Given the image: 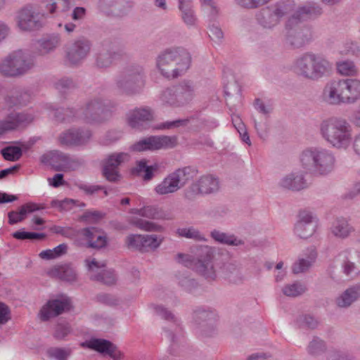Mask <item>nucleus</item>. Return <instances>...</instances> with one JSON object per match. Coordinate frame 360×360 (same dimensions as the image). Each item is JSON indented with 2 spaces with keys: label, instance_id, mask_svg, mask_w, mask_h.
Returning a JSON list of instances; mask_svg holds the SVG:
<instances>
[{
  "label": "nucleus",
  "instance_id": "obj_58",
  "mask_svg": "<svg viewBox=\"0 0 360 360\" xmlns=\"http://www.w3.org/2000/svg\"><path fill=\"white\" fill-rule=\"evenodd\" d=\"M271 0H235L236 3L245 8L255 9L262 6Z\"/></svg>",
  "mask_w": 360,
  "mask_h": 360
},
{
  "label": "nucleus",
  "instance_id": "obj_55",
  "mask_svg": "<svg viewBox=\"0 0 360 360\" xmlns=\"http://www.w3.org/2000/svg\"><path fill=\"white\" fill-rule=\"evenodd\" d=\"M75 186L87 195H92L98 191L105 189V186L101 185H91L82 181L75 183Z\"/></svg>",
  "mask_w": 360,
  "mask_h": 360
},
{
  "label": "nucleus",
  "instance_id": "obj_5",
  "mask_svg": "<svg viewBox=\"0 0 360 360\" xmlns=\"http://www.w3.org/2000/svg\"><path fill=\"white\" fill-rule=\"evenodd\" d=\"M300 160L302 167L317 175H327L335 169V158L329 150L321 148H309L303 150Z\"/></svg>",
  "mask_w": 360,
  "mask_h": 360
},
{
  "label": "nucleus",
  "instance_id": "obj_32",
  "mask_svg": "<svg viewBox=\"0 0 360 360\" xmlns=\"http://www.w3.org/2000/svg\"><path fill=\"white\" fill-rule=\"evenodd\" d=\"M221 274L225 280L231 283L238 284L244 280L240 268L233 263L224 264L221 268Z\"/></svg>",
  "mask_w": 360,
  "mask_h": 360
},
{
  "label": "nucleus",
  "instance_id": "obj_1",
  "mask_svg": "<svg viewBox=\"0 0 360 360\" xmlns=\"http://www.w3.org/2000/svg\"><path fill=\"white\" fill-rule=\"evenodd\" d=\"M191 53L183 47H171L162 51L157 58V67L167 79H175L184 75L190 68Z\"/></svg>",
  "mask_w": 360,
  "mask_h": 360
},
{
  "label": "nucleus",
  "instance_id": "obj_6",
  "mask_svg": "<svg viewBox=\"0 0 360 360\" xmlns=\"http://www.w3.org/2000/svg\"><path fill=\"white\" fill-rule=\"evenodd\" d=\"M145 85L143 69L140 65L128 66L115 78L116 90L122 95L134 96L139 94Z\"/></svg>",
  "mask_w": 360,
  "mask_h": 360
},
{
  "label": "nucleus",
  "instance_id": "obj_19",
  "mask_svg": "<svg viewBox=\"0 0 360 360\" xmlns=\"http://www.w3.org/2000/svg\"><path fill=\"white\" fill-rule=\"evenodd\" d=\"M153 119V112L148 108H135L127 114L128 124L138 130L146 129Z\"/></svg>",
  "mask_w": 360,
  "mask_h": 360
},
{
  "label": "nucleus",
  "instance_id": "obj_61",
  "mask_svg": "<svg viewBox=\"0 0 360 360\" xmlns=\"http://www.w3.org/2000/svg\"><path fill=\"white\" fill-rule=\"evenodd\" d=\"M274 17L277 18L279 22L281 18L285 15L288 12V8L284 3H278L274 7L270 8Z\"/></svg>",
  "mask_w": 360,
  "mask_h": 360
},
{
  "label": "nucleus",
  "instance_id": "obj_15",
  "mask_svg": "<svg viewBox=\"0 0 360 360\" xmlns=\"http://www.w3.org/2000/svg\"><path fill=\"white\" fill-rule=\"evenodd\" d=\"M0 72L6 77H16L22 73V51L9 53L0 61Z\"/></svg>",
  "mask_w": 360,
  "mask_h": 360
},
{
  "label": "nucleus",
  "instance_id": "obj_16",
  "mask_svg": "<svg viewBox=\"0 0 360 360\" xmlns=\"http://www.w3.org/2000/svg\"><path fill=\"white\" fill-rule=\"evenodd\" d=\"M322 96L323 101L330 105L346 103L344 79L326 84Z\"/></svg>",
  "mask_w": 360,
  "mask_h": 360
},
{
  "label": "nucleus",
  "instance_id": "obj_50",
  "mask_svg": "<svg viewBox=\"0 0 360 360\" xmlns=\"http://www.w3.org/2000/svg\"><path fill=\"white\" fill-rule=\"evenodd\" d=\"M326 350L325 342L318 337H314L307 347L308 353L313 356L320 355Z\"/></svg>",
  "mask_w": 360,
  "mask_h": 360
},
{
  "label": "nucleus",
  "instance_id": "obj_48",
  "mask_svg": "<svg viewBox=\"0 0 360 360\" xmlns=\"http://www.w3.org/2000/svg\"><path fill=\"white\" fill-rule=\"evenodd\" d=\"M162 242V238L156 235H143V252L149 250H155Z\"/></svg>",
  "mask_w": 360,
  "mask_h": 360
},
{
  "label": "nucleus",
  "instance_id": "obj_4",
  "mask_svg": "<svg viewBox=\"0 0 360 360\" xmlns=\"http://www.w3.org/2000/svg\"><path fill=\"white\" fill-rule=\"evenodd\" d=\"M214 251L207 245L196 248L194 256L179 253L176 255L178 262L200 275L209 281H215L217 273L214 265Z\"/></svg>",
  "mask_w": 360,
  "mask_h": 360
},
{
  "label": "nucleus",
  "instance_id": "obj_28",
  "mask_svg": "<svg viewBox=\"0 0 360 360\" xmlns=\"http://www.w3.org/2000/svg\"><path fill=\"white\" fill-rule=\"evenodd\" d=\"M332 234L339 238L345 239L354 231V228L343 217L337 218L330 227Z\"/></svg>",
  "mask_w": 360,
  "mask_h": 360
},
{
  "label": "nucleus",
  "instance_id": "obj_35",
  "mask_svg": "<svg viewBox=\"0 0 360 360\" xmlns=\"http://www.w3.org/2000/svg\"><path fill=\"white\" fill-rule=\"evenodd\" d=\"M210 236L215 242L226 245L239 246L244 245V241L238 238L233 234L221 232L219 230H213L210 233Z\"/></svg>",
  "mask_w": 360,
  "mask_h": 360
},
{
  "label": "nucleus",
  "instance_id": "obj_3",
  "mask_svg": "<svg viewBox=\"0 0 360 360\" xmlns=\"http://www.w3.org/2000/svg\"><path fill=\"white\" fill-rule=\"evenodd\" d=\"M333 65L322 55L306 52L296 58L293 65L294 72L304 79L318 81L328 76Z\"/></svg>",
  "mask_w": 360,
  "mask_h": 360
},
{
  "label": "nucleus",
  "instance_id": "obj_22",
  "mask_svg": "<svg viewBox=\"0 0 360 360\" xmlns=\"http://www.w3.org/2000/svg\"><path fill=\"white\" fill-rule=\"evenodd\" d=\"M344 259L342 268L347 276L360 274V252L354 250H346L342 252Z\"/></svg>",
  "mask_w": 360,
  "mask_h": 360
},
{
  "label": "nucleus",
  "instance_id": "obj_60",
  "mask_svg": "<svg viewBox=\"0 0 360 360\" xmlns=\"http://www.w3.org/2000/svg\"><path fill=\"white\" fill-rule=\"evenodd\" d=\"M188 120L186 119H179L174 121H167L160 123L156 127L157 129L164 130L173 128H177L180 126H184L188 123Z\"/></svg>",
  "mask_w": 360,
  "mask_h": 360
},
{
  "label": "nucleus",
  "instance_id": "obj_29",
  "mask_svg": "<svg viewBox=\"0 0 360 360\" xmlns=\"http://www.w3.org/2000/svg\"><path fill=\"white\" fill-rule=\"evenodd\" d=\"M359 297L360 285H355L345 290L336 298L335 302L339 307L347 308Z\"/></svg>",
  "mask_w": 360,
  "mask_h": 360
},
{
  "label": "nucleus",
  "instance_id": "obj_41",
  "mask_svg": "<svg viewBox=\"0 0 360 360\" xmlns=\"http://www.w3.org/2000/svg\"><path fill=\"white\" fill-rule=\"evenodd\" d=\"M322 13V8L316 4H308L298 8L296 15H294L300 20V17L306 16L314 18Z\"/></svg>",
  "mask_w": 360,
  "mask_h": 360
},
{
  "label": "nucleus",
  "instance_id": "obj_14",
  "mask_svg": "<svg viewBox=\"0 0 360 360\" xmlns=\"http://www.w3.org/2000/svg\"><path fill=\"white\" fill-rule=\"evenodd\" d=\"M131 0H99V11L108 17L122 18L125 16L133 8Z\"/></svg>",
  "mask_w": 360,
  "mask_h": 360
},
{
  "label": "nucleus",
  "instance_id": "obj_7",
  "mask_svg": "<svg viewBox=\"0 0 360 360\" xmlns=\"http://www.w3.org/2000/svg\"><path fill=\"white\" fill-rule=\"evenodd\" d=\"M195 96V88L189 81L166 88L160 94V101L165 106L180 108L189 103Z\"/></svg>",
  "mask_w": 360,
  "mask_h": 360
},
{
  "label": "nucleus",
  "instance_id": "obj_52",
  "mask_svg": "<svg viewBox=\"0 0 360 360\" xmlns=\"http://www.w3.org/2000/svg\"><path fill=\"white\" fill-rule=\"evenodd\" d=\"M314 232V226H309L302 222H297L295 226V233L300 238H307L311 236Z\"/></svg>",
  "mask_w": 360,
  "mask_h": 360
},
{
  "label": "nucleus",
  "instance_id": "obj_63",
  "mask_svg": "<svg viewBox=\"0 0 360 360\" xmlns=\"http://www.w3.org/2000/svg\"><path fill=\"white\" fill-rule=\"evenodd\" d=\"M181 11L182 13V19L187 25L193 26L195 25L197 18L192 8L181 10Z\"/></svg>",
  "mask_w": 360,
  "mask_h": 360
},
{
  "label": "nucleus",
  "instance_id": "obj_46",
  "mask_svg": "<svg viewBox=\"0 0 360 360\" xmlns=\"http://www.w3.org/2000/svg\"><path fill=\"white\" fill-rule=\"evenodd\" d=\"M139 214L150 219H165V213L161 209L153 206H146L140 209L139 210Z\"/></svg>",
  "mask_w": 360,
  "mask_h": 360
},
{
  "label": "nucleus",
  "instance_id": "obj_62",
  "mask_svg": "<svg viewBox=\"0 0 360 360\" xmlns=\"http://www.w3.org/2000/svg\"><path fill=\"white\" fill-rule=\"evenodd\" d=\"M299 321L302 327L314 329L318 326L319 322L310 315H303L300 317Z\"/></svg>",
  "mask_w": 360,
  "mask_h": 360
},
{
  "label": "nucleus",
  "instance_id": "obj_39",
  "mask_svg": "<svg viewBox=\"0 0 360 360\" xmlns=\"http://www.w3.org/2000/svg\"><path fill=\"white\" fill-rule=\"evenodd\" d=\"M257 20L262 27L269 29L274 27L278 23L277 18L272 14L270 8L262 10L257 15Z\"/></svg>",
  "mask_w": 360,
  "mask_h": 360
},
{
  "label": "nucleus",
  "instance_id": "obj_47",
  "mask_svg": "<svg viewBox=\"0 0 360 360\" xmlns=\"http://www.w3.org/2000/svg\"><path fill=\"white\" fill-rule=\"evenodd\" d=\"M46 354L49 358L56 360H67L72 354L70 348L50 347Z\"/></svg>",
  "mask_w": 360,
  "mask_h": 360
},
{
  "label": "nucleus",
  "instance_id": "obj_33",
  "mask_svg": "<svg viewBox=\"0 0 360 360\" xmlns=\"http://www.w3.org/2000/svg\"><path fill=\"white\" fill-rule=\"evenodd\" d=\"M346 104H352L360 100V80L344 79Z\"/></svg>",
  "mask_w": 360,
  "mask_h": 360
},
{
  "label": "nucleus",
  "instance_id": "obj_57",
  "mask_svg": "<svg viewBox=\"0 0 360 360\" xmlns=\"http://www.w3.org/2000/svg\"><path fill=\"white\" fill-rule=\"evenodd\" d=\"M338 70L343 75H354L357 70L354 63L352 61H343L338 63Z\"/></svg>",
  "mask_w": 360,
  "mask_h": 360
},
{
  "label": "nucleus",
  "instance_id": "obj_12",
  "mask_svg": "<svg viewBox=\"0 0 360 360\" xmlns=\"http://www.w3.org/2000/svg\"><path fill=\"white\" fill-rule=\"evenodd\" d=\"M177 144L176 136L165 135L150 136L134 143L130 147L132 151L142 152L146 150H158L161 149L173 148Z\"/></svg>",
  "mask_w": 360,
  "mask_h": 360
},
{
  "label": "nucleus",
  "instance_id": "obj_23",
  "mask_svg": "<svg viewBox=\"0 0 360 360\" xmlns=\"http://www.w3.org/2000/svg\"><path fill=\"white\" fill-rule=\"evenodd\" d=\"M44 14L35 12L31 5L24 7V31H37L45 25Z\"/></svg>",
  "mask_w": 360,
  "mask_h": 360
},
{
  "label": "nucleus",
  "instance_id": "obj_38",
  "mask_svg": "<svg viewBox=\"0 0 360 360\" xmlns=\"http://www.w3.org/2000/svg\"><path fill=\"white\" fill-rule=\"evenodd\" d=\"M60 42V37L59 34H51L44 37L38 41L40 51L43 53H48L53 51Z\"/></svg>",
  "mask_w": 360,
  "mask_h": 360
},
{
  "label": "nucleus",
  "instance_id": "obj_64",
  "mask_svg": "<svg viewBox=\"0 0 360 360\" xmlns=\"http://www.w3.org/2000/svg\"><path fill=\"white\" fill-rule=\"evenodd\" d=\"M154 309L155 313L162 319L167 321H176L174 314L163 306L156 305L155 306Z\"/></svg>",
  "mask_w": 360,
  "mask_h": 360
},
{
  "label": "nucleus",
  "instance_id": "obj_30",
  "mask_svg": "<svg viewBox=\"0 0 360 360\" xmlns=\"http://www.w3.org/2000/svg\"><path fill=\"white\" fill-rule=\"evenodd\" d=\"M179 190V186L176 184L171 173L168 174L154 188L155 193L162 196L173 194Z\"/></svg>",
  "mask_w": 360,
  "mask_h": 360
},
{
  "label": "nucleus",
  "instance_id": "obj_8",
  "mask_svg": "<svg viewBox=\"0 0 360 360\" xmlns=\"http://www.w3.org/2000/svg\"><path fill=\"white\" fill-rule=\"evenodd\" d=\"M115 107V103L109 100L94 98L87 102L82 110V119L88 123L102 122L111 115Z\"/></svg>",
  "mask_w": 360,
  "mask_h": 360
},
{
  "label": "nucleus",
  "instance_id": "obj_31",
  "mask_svg": "<svg viewBox=\"0 0 360 360\" xmlns=\"http://www.w3.org/2000/svg\"><path fill=\"white\" fill-rule=\"evenodd\" d=\"M282 187L292 191H300L306 188L307 183L302 174L293 172L283 178L280 182Z\"/></svg>",
  "mask_w": 360,
  "mask_h": 360
},
{
  "label": "nucleus",
  "instance_id": "obj_27",
  "mask_svg": "<svg viewBox=\"0 0 360 360\" xmlns=\"http://www.w3.org/2000/svg\"><path fill=\"white\" fill-rule=\"evenodd\" d=\"M198 171L193 166H186L175 169L171 172L176 184L179 186L180 189L184 188L191 180L198 174Z\"/></svg>",
  "mask_w": 360,
  "mask_h": 360
},
{
  "label": "nucleus",
  "instance_id": "obj_43",
  "mask_svg": "<svg viewBox=\"0 0 360 360\" xmlns=\"http://www.w3.org/2000/svg\"><path fill=\"white\" fill-rule=\"evenodd\" d=\"M176 233L180 237L193 239L196 241H206L205 236L193 226L179 228L176 230Z\"/></svg>",
  "mask_w": 360,
  "mask_h": 360
},
{
  "label": "nucleus",
  "instance_id": "obj_59",
  "mask_svg": "<svg viewBox=\"0 0 360 360\" xmlns=\"http://www.w3.org/2000/svg\"><path fill=\"white\" fill-rule=\"evenodd\" d=\"M56 120L59 122L70 121L75 115V112L70 108L57 109L54 115Z\"/></svg>",
  "mask_w": 360,
  "mask_h": 360
},
{
  "label": "nucleus",
  "instance_id": "obj_2",
  "mask_svg": "<svg viewBox=\"0 0 360 360\" xmlns=\"http://www.w3.org/2000/svg\"><path fill=\"white\" fill-rule=\"evenodd\" d=\"M321 137L337 149H346L352 140V128L345 118L332 116L322 120L319 125Z\"/></svg>",
  "mask_w": 360,
  "mask_h": 360
},
{
  "label": "nucleus",
  "instance_id": "obj_40",
  "mask_svg": "<svg viewBox=\"0 0 360 360\" xmlns=\"http://www.w3.org/2000/svg\"><path fill=\"white\" fill-rule=\"evenodd\" d=\"M22 121L20 113H11L6 120L0 122V136L7 131L15 129Z\"/></svg>",
  "mask_w": 360,
  "mask_h": 360
},
{
  "label": "nucleus",
  "instance_id": "obj_56",
  "mask_svg": "<svg viewBox=\"0 0 360 360\" xmlns=\"http://www.w3.org/2000/svg\"><path fill=\"white\" fill-rule=\"evenodd\" d=\"M71 332V327L67 322L58 323L55 328L53 337L57 340L64 339Z\"/></svg>",
  "mask_w": 360,
  "mask_h": 360
},
{
  "label": "nucleus",
  "instance_id": "obj_54",
  "mask_svg": "<svg viewBox=\"0 0 360 360\" xmlns=\"http://www.w3.org/2000/svg\"><path fill=\"white\" fill-rule=\"evenodd\" d=\"M105 217V214L98 210H87L84 212L81 219L86 223L96 224Z\"/></svg>",
  "mask_w": 360,
  "mask_h": 360
},
{
  "label": "nucleus",
  "instance_id": "obj_45",
  "mask_svg": "<svg viewBox=\"0 0 360 360\" xmlns=\"http://www.w3.org/2000/svg\"><path fill=\"white\" fill-rule=\"evenodd\" d=\"M91 279L110 285L115 283L116 276L113 270H103L101 272L91 275Z\"/></svg>",
  "mask_w": 360,
  "mask_h": 360
},
{
  "label": "nucleus",
  "instance_id": "obj_34",
  "mask_svg": "<svg viewBox=\"0 0 360 360\" xmlns=\"http://www.w3.org/2000/svg\"><path fill=\"white\" fill-rule=\"evenodd\" d=\"M158 169L157 165H147L146 160L137 162L136 167L131 169V174L141 177L144 181H148L153 178V172Z\"/></svg>",
  "mask_w": 360,
  "mask_h": 360
},
{
  "label": "nucleus",
  "instance_id": "obj_26",
  "mask_svg": "<svg viewBox=\"0 0 360 360\" xmlns=\"http://www.w3.org/2000/svg\"><path fill=\"white\" fill-rule=\"evenodd\" d=\"M89 347L102 354H107L113 359H118L121 353L111 342L104 339H93L88 345Z\"/></svg>",
  "mask_w": 360,
  "mask_h": 360
},
{
  "label": "nucleus",
  "instance_id": "obj_49",
  "mask_svg": "<svg viewBox=\"0 0 360 360\" xmlns=\"http://www.w3.org/2000/svg\"><path fill=\"white\" fill-rule=\"evenodd\" d=\"M307 290L304 285L295 282L283 287L282 291L288 297H297L302 295Z\"/></svg>",
  "mask_w": 360,
  "mask_h": 360
},
{
  "label": "nucleus",
  "instance_id": "obj_24",
  "mask_svg": "<svg viewBox=\"0 0 360 360\" xmlns=\"http://www.w3.org/2000/svg\"><path fill=\"white\" fill-rule=\"evenodd\" d=\"M193 319L198 324L202 325V327L207 326L209 328V332L202 329V335L210 336L214 332L215 327L214 323L217 320L215 311L205 309H198L193 313Z\"/></svg>",
  "mask_w": 360,
  "mask_h": 360
},
{
  "label": "nucleus",
  "instance_id": "obj_17",
  "mask_svg": "<svg viewBox=\"0 0 360 360\" xmlns=\"http://www.w3.org/2000/svg\"><path fill=\"white\" fill-rule=\"evenodd\" d=\"M91 43L85 38L74 41L66 50V58L72 65H77L83 60L89 53Z\"/></svg>",
  "mask_w": 360,
  "mask_h": 360
},
{
  "label": "nucleus",
  "instance_id": "obj_20",
  "mask_svg": "<svg viewBox=\"0 0 360 360\" xmlns=\"http://www.w3.org/2000/svg\"><path fill=\"white\" fill-rule=\"evenodd\" d=\"M91 136V133L89 130L70 129L60 135L59 141L61 145L82 146L86 144Z\"/></svg>",
  "mask_w": 360,
  "mask_h": 360
},
{
  "label": "nucleus",
  "instance_id": "obj_37",
  "mask_svg": "<svg viewBox=\"0 0 360 360\" xmlns=\"http://www.w3.org/2000/svg\"><path fill=\"white\" fill-rule=\"evenodd\" d=\"M53 274L60 280L73 282L77 280L76 270L68 264L61 265L53 270Z\"/></svg>",
  "mask_w": 360,
  "mask_h": 360
},
{
  "label": "nucleus",
  "instance_id": "obj_9",
  "mask_svg": "<svg viewBox=\"0 0 360 360\" xmlns=\"http://www.w3.org/2000/svg\"><path fill=\"white\" fill-rule=\"evenodd\" d=\"M41 162L56 172L75 171L84 163L82 159L71 157L59 150L44 153L41 157Z\"/></svg>",
  "mask_w": 360,
  "mask_h": 360
},
{
  "label": "nucleus",
  "instance_id": "obj_42",
  "mask_svg": "<svg viewBox=\"0 0 360 360\" xmlns=\"http://www.w3.org/2000/svg\"><path fill=\"white\" fill-rule=\"evenodd\" d=\"M130 223L136 228L145 231L161 232L163 230L162 226L141 218H134L131 220Z\"/></svg>",
  "mask_w": 360,
  "mask_h": 360
},
{
  "label": "nucleus",
  "instance_id": "obj_13",
  "mask_svg": "<svg viewBox=\"0 0 360 360\" xmlns=\"http://www.w3.org/2000/svg\"><path fill=\"white\" fill-rule=\"evenodd\" d=\"M298 22L299 19L292 15L286 23L287 40L295 48H300L304 46L311 39V30L307 27L299 25Z\"/></svg>",
  "mask_w": 360,
  "mask_h": 360
},
{
  "label": "nucleus",
  "instance_id": "obj_11",
  "mask_svg": "<svg viewBox=\"0 0 360 360\" xmlns=\"http://www.w3.org/2000/svg\"><path fill=\"white\" fill-rule=\"evenodd\" d=\"M130 160L128 153H112L107 155L102 164V175L109 182L117 184L122 179L119 167Z\"/></svg>",
  "mask_w": 360,
  "mask_h": 360
},
{
  "label": "nucleus",
  "instance_id": "obj_51",
  "mask_svg": "<svg viewBox=\"0 0 360 360\" xmlns=\"http://www.w3.org/2000/svg\"><path fill=\"white\" fill-rule=\"evenodd\" d=\"M143 235L131 234L125 239V243L129 249L136 250L143 252Z\"/></svg>",
  "mask_w": 360,
  "mask_h": 360
},
{
  "label": "nucleus",
  "instance_id": "obj_18",
  "mask_svg": "<svg viewBox=\"0 0 360 360\" xmlns=\"http://www.w3.org/2000/svg\"><path fill=\"white\" fill-rule=\"evenodd\" d=\"M71 308V300L69 297L51 300L40 310V318L46 321L56 317Z\"/></svg>",
  "mask_w": 360,
  "mask_h": 360
},
{
  "label": "nucleus",
  "instance_id": "obj_10",
  "mask_svg": "<svg viewBox=\"0 0 360 360\" xmlns=\"http://www.w3.org/2000/svg\"><path fill=\"white\" fill-rule=\"evenodd\" d=\"M219 189V181L212 174H206L191 184L184 191V197L194 200L198 195L216 193Z\"/></svg>",
  "mask_w": 360,
  "mask_h": 360
},
{
  "label": "nucleus",
  "instance_id": "obj_25",
  "mask_svg": "<svg viewBox=\"0 0 360 360\" xmlns=\"http://www.w3.org/2000/svg\"><path fill=\"white\" fill-rule=\"evenodd\" d=\"M81 233L85 237L91 248L101 249L107 245V235L101 229L96 227L84 228L81 230Z\"/></svg>",
  "mask_w": 360,
  "mask_h": 360
},
{
  "label": "nucleus",
  "instance_id": "obj_21",
  "mask_svg": "<svg viewBox=\"0 0 360 360\" xmlns=\"http://www.w3.org/2000/svg\"><path fill=\"white\" fill-rule=\"evenodd\" d=\"M114 48L115 46L110 41L106 40L102 43L101 49L95 56V65L98 68L107 69L112 65L119 56Z\"/></svg>",
  "mask_w": 360,
  "mask_h": 360
},
{
  "label": "nucleus",
  "instance_id": "obj_44",
  "mask_svg": "<svg viewBox=\"0 0 360 360\" xmlns=\"http://www.w3.org/2000/svg\"><path fill=\"white\" fill-rule=\"evenodd\" d=\"M316 257V252L311 251L307 259H300L297 262L294 263L292 272L295 274L305 272L311 267L315 261Z\"/></svg>",
  "mask_w": 360,
  "mask_h": 360
},
{
  "label": "nucleus",
  "instance_id": "obj_53",
  "mask_svg": "<svg viewBox=\"0 0 360 360\" xmlns=\"http://www.w3.org/2000/svg\"><path fill=\"white\" fill-rule=\"evenodd\" d=\"M1 155L6 160L15 161L20 158L22 150L20 147L9 146L1 150Z\"/></svg>",
  "mask_w": 360,
  "mask_h": 360
},
{
  "label": "nucleus",
  "instance_id": "obj_36",
  "mask_svg": "<svg viewBox=\"0 0 360 360\" xmlns=\"http://www.w3.org/2000/svg\"><path fill=\"white\" fill-rule=\"evenodd\" d=\"M73 0H41L46 11L49 14L55 13L58 9L60 8L61 11L66 12L70 8L71 4Z\"/></svg>",
  "mask_w": 360,
  "mask_h": 360
}]
</instances>
